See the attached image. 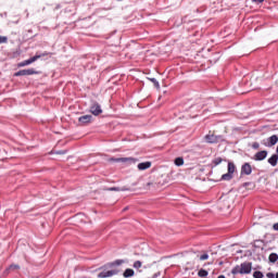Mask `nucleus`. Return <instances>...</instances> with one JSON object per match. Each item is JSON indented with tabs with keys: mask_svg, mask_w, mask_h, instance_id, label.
<instances>
[{
	"mask_svg": "<svg viewBox=\"0 0 278 278\" xmlns=\"http://www.w3.org/2000/svg\"><path fill=\"white\" fill-rule=\"evenodd\" d=\"M175 164H176V166H184V159L177 157V159L175 160Z\"/></svg>",
	"mask_w": 278,
	"mask_h": 278,
	"instance_id": "a211bd4d",
	"label": "nucleus"
},
{
	"mask_svg": "<svg viewBox=\"0 0 278 278\" xmlns=\"http://www.w3.org/2000/svg\"><path fill=\"white\" fill-rule=\"evenodd\" d=\"M58 153L60 154V153H64V152H58Z\"/></svg>",
	"mask_w": 278,
	"mask_h": 278,
	"instance_id": "f704fd0d",
	"label": "nucleus"
},
{
	"mask_svg": "<svg viewBox=\"0 0 278 278\" xmlns=\"http://www.w3.org/2000/svg\"><path fill=\"white\" fill-rule=\"evenodd\" d=\"M26 75H36V71H34V68H29V70H22L17 73L14 74V77H23Z\"/></svg>",
	"mask_w": 278,
	"mask_h": 278,
	"instance_id": "39448f33",
	"label": "nucleus"
},
{
	"mask_svg": "<svg viewBox=\"0 0 278 278\" xmlns=\"http://www.w3.org/2000/svg\"><path fill=\"white\" fill-rule=\"evenodd\" d=\"M277 260H278L277 253H271L269 255V262H271L273 264H275V262H277Z\"/></svg>",
	"mask_w": 278,
	"mask_h": 278,
	"instance_id": "f3484780",
	"label": "nucleus"
},
{
	"mask_svg": "<svg viewBox=\"0 0 278 278\" xmlns=\"http://www.w3.org/2000/svg\"><path fill=\"white\" fill-rule=\"evenodd\" d=\"M254 3H264V0H253Z\"/></svg>",
	"mask_w": 278,
	"mask_h": 278,
	"instance_id": "c85d7f7f",
	"label": "nucleus"
},
{
	"mask_svg": "<svg viewBox=\"0 0 278 278\" xmlns=\"http://www.w3.org/2000/svg\"><path fill=\"white\" fill-rule=\"evenodd\" d=\"M205 140L206 142L214 144V142H218L219 139L215 135H206Z\"/></svg>",
	"mask_w": 278,
	"mask_h": 278,
	"instance_id": "1a4fd4ad",
	"label": "nucleus"
},
{
	"mask_svg": "<svg viewBox=\"0 0 278 278\" xmlns=\"http://www.w3.org/2000/svg\"><path fill=\"white\" fill-rule=\"evenodd\" d=\"M148 186H153V184L152 182H148Z\"/></svg>",
	"mask_w": 278,
	"mask_h": 278,
	"instance_id": "2f4dec72",
	"label": "nucleus"
},
{
	"mask_svg": "<svg viewBox=\"0 0 278 278\" xmlns=\"http://www.w3.org/2000/svg\"><path fill=\"white\" fill-rule=\"evenodd\" d=\"M150 81H152V84L155 86V88H157V90H160V83L157 81V79L150 78Z\"/></svg>",
	"mask_w": 278,
	"mask_h": 278,
	"instance_id": "6ab92c4d",
	"label": "nucleus"
},
{
	"mask_svg": "<svg viewBox=\"0 0 278 278\" xmlns=\"http://www.w3.org/2000/svg\"><path fill=\"white\" fill-rule=\"evenodd\" d=\"M151 166V162L139 163L137 168L138 170H147Z\"/></svg>",
	"mask_w": 278,
	"mask_h": 278,
	"instance_id": "9d476101",
	"label": "nucleus"
},
{
	"mask_svg": "<svg viewBox=\"0 0 278 278\" xmlns=\"http://www.w3.org/2000/svg\"><path fill=\"white\" fill-rule=\"evenodd\" d=\"M114 162H134L136 163V159L134 157H121V159H114Z\"/></svg>",
	"mask_w": 278,
	"mask_h": 278,
	"instance_id": "ddd939ff",
	"label": "nucleus"
},
{
	"mask_svg": "<svg viewBox=\"0 0 278 278\" xmlns=\"http://www.w3.org/2000/svg\"><path fill=\"white\" fill-rule=\"evenodd\" d=\"M40 58H41V55L37 54V55H35V56H33V58H30V59H28L24 62L18 63L17 66H20V67L29 66V64H34V62H36L37 60H40Z\"/></svg>",
	"mask_w": 278,
	"mask_h": 278,
	"instance_id": "20e7f679",
	"label": "nucleus"
},
{
	"mask_svg": "<svg viewBox=\"0 0 278 278\" xmlns=\"http://www.w3.org/2000/svg\"><path fill=\"white\" fill-rule=\"evenodd\" d=\"M199 277H207V270L205 269H200L198 273Z\"/></svg>",
	"mask_w": 278,
	"mask_h": 278,
	"instance_id": "aec40b11",
	"label": "nucleus"
},
{
	"mask_svg": "<svg viewBox=\"0 0 278 278\" xmlns=\"http://www.w3.org/2000/svg\"><path fill=\"white\" fill-rule=\"evenodd\" d=\"M5 42H8V37L0 36V45H5Z\"/></svg>",
	"mask_w": 278,
	"mask_h": 278,
	"instance_id": "4be33fe9",
	"label": "nucleus"
},
{
	"mask_svg": "<svg viewBox=\"0 0 278 278\" xmlns=\"http://www.w3.org/2000/svg\"><path fill=\"white\" fill-rule=\"evenodd\" d=\"M277 162H278L277 154H274V155H271V157L268 159V164H270V166H277Z\"/></svg>",
	"mask_w": 278,
	"mask_h": 278,
	"instance_id": "9b49d317",
	"label": "nucleus"
},
{
	"mask_svg": "<svg viewBox=\"0 0 278 278\" xmlns=\"http://www.w3.org/2000/svg\"><path fill=\"white\" fill-rule=\"evenodd\" d=\"M273 229H274L275 231H278V223H276V224L273 225Z\"/></svg>",
	"mask_w": 278,
	"mask_h": 278,
	"instance_id": "a878e982",
	"label": "nucleus"
},
{
	"mask_svg": "<svg viewBox=\"0 0 278 278\" xmlns=\"http://www.w3.org/2000/svg\"><path fill=\"white\" fill-rule=\"evenodd\" d=\"M232 177H233L232 174L227 173V174H224V175L222 176V179H223L224 181H229L230 179H232Z\"/></svg>",
	"mask_w": 278,
	"mask_h": 278,
	"instance_id": "dca6fc26",
	"label": "nucleus"
},
{
	"mask_svg": "<svg viewBox=\"0 0 278 278\" xmlns=\"http://www.w3.org/2000/svg\"><path fill=\"white\" fill-rule=\"evenodd\" d=\"M276 152L278 153V146H277Z\"/></svg>",
	"mask_w": 278,
	"mask_h": 278,
	"instance_id": "473e14b6",
	"label": "nucleus"
},
{
	"mask_svg": "<svg viewBox=\"0 0 278 278\" xmlns=\"http://www.w3.org/2000/svg\"><path fill=\"white\" fill-rule=\"evenodd\" d=\"M217 278H225V276H224V275H220V276H218Z\"/></svg>",
	"mask_w": 278,
	"mask_h": 278,
	"instance_id": "7c9ffc66",
	"label": "nucleus"
},
{
	"mask_svg": "<svg viewBox=\"0 0 278 278\" xmlns=\"http://www.w3.org/2000/svg\"><path fill=\"white\" fill-rule=\"evenodd\" d=\"M241 173H242V175H251V173H253V168L251 167V165L249 163H245L241 167Z\"/></svg>",
	"mask_w": 278,
	"mask_h": 278,
	"instance_id": "6e6552de",
	"label": "nucleus"
},
{
	"mask_svg": "<svg viewBox=\"0 0 278 278\" xmlns=\"http://www.w3.org/2000/svg\"><path fill=\"white\" fill-rule=\"evenodd\" d=\"M267 155H268V152L264 150V151L257 152L254 156V160H256L257 162H262V160H266Z\"/></svg>",
	"mask_w": 278,
	"mask_h": 278,
	"instance_id": "0eeeda50",
	"label": "nucleus"
},
{
	"mask_svg": "<svg viewBox=\"0 0 278 278\" xmlns=\"http://www.w3.org/2000/svg\"><path fill=\"white\" fill-rule=\"evenodd\" d=\"M90 112H91V114H93V116H99V114H103L101 104L98 102H93L90 106Z\"/></svg>",
	"mask_w": 278,
	"mask_h": 278,
	"instance_id": "7ed1b4c3",
	"label": "nucleus"
},
{
	"mask_svg": "<svg viewBox=\"0 0 278 278\" xmlns=\"http://www.w3.org/2000/svg\"><path fill=\"white\" fill-rule=\"evenodd\" d=\"M134 268H142V262H140V261L135 262Z\"/></svg>",
	"mask_w": 278,
	"mask_h": 278,
	"instance_id": "5701e85b",
	"label": "nucleus"
},
{
	"mask_svg": "<svg viewBox=\"0 0 278 278\" xmlns=\"http://www.w3.org/2000/svg\"><path fill=\"white\" fill-rule=\"evenodd\" d=\"M208 257H210V255L203 254V255L200 256V260L203 262L205 260H208Z\"/></svg>",
	"mask_w": 278,
	"mask_h": 278,
	"instance_id": "b1692460",
	"label": "nucleus"
},
{
	"mask_svg": "<svg viewBox=\"0 0 278 278\" xmlns=\"http://www.w3.org/2000/svg\"><path fill=\"white\" fill-rule=\"evenodd\" d=\"M252 265L251 263H242L232 268V275H249L251 274Z\"/></svg>",
	"mask_w": 278,
	"mask_h": 278,
	"instance_id": "f03ea898",
	"label": "nucleus"
},
{
	"mask_svg": "<svg viewBox=\"0 0 278 278\" xmlns=\"http://www.w3.org/2000/svg\"><path fill=\"white\" fill-rule=\"evenodd\" d=\"M10 268H18V265H11Z\"/></svg>",
	"mask_w": 278,
	"mask_h": 278,
	"instance_id": "c756f323",
	"label": "nucleus"
},
{
	"mask_svg": "<svg viewBox=\"0 0 278 278\" xmlns=\"http://www.w3.org/2000/svg\"><path fill=\"white\" fill-rule=\"evenodd\" d=\"M253 277L254 278H263L264 274H262V271H254Z\"/></svg>",
	"mask_w": 278,
	"mask_h": 278,
	"instance_id": "412c9836",
	"label": "nucleus"
},
{
	"mask_svg": "<svg viewBox=\"0 0 278 278\" xmlns=\"http://www.w3.org/2000/svg\"><path fill=\"white\" fill-rule=\"evenodd\" d=\"M78 123L80 125H88V123H92V115H84L78 118Z\"/></svg>",
	"mask_w": 278,
	"mask_h": 278,
	"instance_id": "423d86ee",
	"label": "nucleus"
},
{
	"mask_svg": "<svg viewBox=\"0 0 278 278\" xmlns=\"http://www.w3.org/2000/svg\"><path fill=\"white\" fill-rule=\"evenodd\" d=\"M122 264H125V260H117L111 264L108 265L109 270H103L98 275L99 278H108V277H114V275H118L121 273V269L117 268V266H121Z\"/></svg>",
	"mask_w": 278,
	"mask_h": 278,
	"instance_id": "f257e3e1",
	"label": "nucleus"
},
{
	"mask_svg": "<svg viewBox=\"0 0 278 278\" xmlns=\"http://www.w3.org/2000/svg\"><path fill=\"white\" fill-rule=\"evenodd\" d=\"M252 147H253V149H260V143L254 142Z\"/></svg>",
	"mask_w": 278,
	"mask_h": 278,
	"instance_id": "393cba45",
	"label": "nucleus"
},
{
	"mask_svg": "<svg viewBox=\"0 0 278 278\" xmlns=\"http://www.w3.org/2000/svg\"><path fill=\"white\" fill-rule=\"evenodd\" d=\"M135 275H136V271H134V269L127 268V269L124 271L123 277L129 278V277H134Z\"/></svg>",
	"mask_w": 278,
	"mask_h": 278,
	"instance_id": "f8f14e48",
	"label": "nucleus"
},
{
	"mask_svg": "<svg viewBox=\"0 0 278 278\" xmlns=\"http://www.w3.org/2000/svg\"><path fill=\"white\" fill-rule=\"evenodd\" d=\"M267 277H268V278H275V274L268 273V274H267Z\"/></svg>",
	"mask_w": 278,
	"mask_h": 278,
	"instance_id": "cd10ccee",
	"label": "nucleus"
},
{
	"mask_svg": "<svg viewBox=\"0 0 278 278\" xmlns=\"http://www.w3.org/2000/svg\"><path fill=\"white\" fill-rule=\"evenodd\" d=\"M278 142V137L277 135H273L271 137H269V146L270 147H275V144Z\"/></svg>",
	"mask_w": 278,
	"mask_h": 278,
	"instance_id": "4468645a",
	"label": "nucleus"
},
{
	"mask_svg": "<svg viewBox=\"0 0 278 278\" xmlns=\"http://www.w3.org/2000/svg\"><path fill=\"white\" fill-rule=\"evenodd\" d=\"M222 162H223L222 159H216V160H215V164H216V165L220 164Z\"/></svg>",
	"mask_w": 278,
	"mask_h": 278,
	"instance_id": "bb28decb",
	"label": "nucleus"
},
{
	"mask_svg": "<svg viewBox=\"0 0 278 278\" xmlns=\"http://www.w3.org/2000/svg\"><path fill=\"white\" fill-rule=\"evenodd\" d=\"M276 278H278V273L276 274Z\"/></svg>",
	"mask_w": 278,
	"mask_h": 278,
	"instance_id": "72a5a7b5",
	"label": "nucleus"
},
{
	"mask_svg": "<svg viewBox=\"0 0 278 278\" xmlns=\"http://www.w3.org/2000/svg\"><path fill=\"white\" fill-rule=\"evenodd\" d=\"M236 172V165L233 163H228V174L233 175Z\"/></svg>",
	"mask_w": 278,
	"mask_h": 278,
	"instance_id": "2eb2a0df",
	"label": "nucleus"
}]
</instances>
